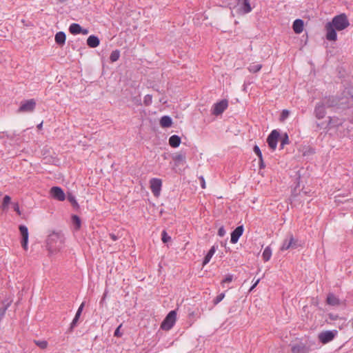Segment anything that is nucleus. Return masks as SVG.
Here are the masks:
<instances>
[{
  "label": "nucleus",
  "instance_id": "obj_45",
  "mask_svg": "<svg viewBox=\"0 0 353 353\" xmlns=\"http://www.w3.org/2000/svg\"><path fill=\"white\" fill-rule=\"evenodd\" d=\"M199 180H200V183H201V186L203 189L205 188V179L203 178V176H201L199 177Z\"/></svg>",
  "mask_w": 353,
  "mask_h": 353
},
{
  "label": "nucleus",
  "instance_id": "obj_55",
  "mask_svg": "<svg viewBox=\"0 0 353 353\" xmlns=\"http://www.w3.org/2000/svg\"><path fill=\"white\" fill-rule=\"evenodd\" d=\"M351 123H353V120H352V121H351Z\"/></svg>",
  "mask_w": 353,
  "mask_h": 353
},
{
  "label": "nucleus",
  "instance_id": "obj_15",
  "mask_svg": "<svg viewBox=\"0 0 353 353\" xmlns=\"http://www.w3.org/2000/svg\"><path fill=\"white\" fill-rule=\"evenodd\" d=\"M326 106L323 102L318 103L314 108V114L318 119H321L325 117L326 111Z\"/></svg>",
  "mask_w": 353,
  "mask_h": 353
},
{
  "label": "nucleus",
  "instance_id": "obj_38",
  "mask_svg": "<svg viewBox=\"0 0 353 353\" xmlns=\"http://www.w3.org/2000/svg\"><path fill=\"white\" fill-rule=\"evenodd\" d=\"M152 97L150 94H147L144 97L143 103L145 105H149L152 103Z\"/></svg>",
  "mask_w": 353,
  "mask_h": 353
},
{
  "label": "nucleus",
  "instance_id": "obj_10",
  "mask_svg": "<svg viewBox=\"0 0 353 353\" xmlns=\"http://www.w3.org/2000/svg\"><path fill=\"white\" fill-rule=\"evenodd\" d=\"M52 197L57 201H63L65 199V194L63 190L58 186H54L50 189Z\"/></svg>",
  "mask_w": 353,
  "mask_h": 353
},
{
  "label": "nucleus",
  "instance_id": "obj_49",
  "mask_svg": "<svg viewBox=\"0 0 353 353\" xmlns=\"http://www.w3.org/2000/svg\"><path fill=\"white\" fill-rule=\"evenodd\" d=\"M89 33V31L88 29H83L81 28V33L80 34H84V35H86Z\"/></svg>",
  "mask_w": 353,
  "mask_h": 353
},
{
  "label": "nucleus",
  "instance_id": "obj_8",
  "mask_svg": "<svg viewBox=\"0 0 353 353\" xmlns=\"http://www.w3.org/2000/svg\"><path fill=\"white\" fill-rule=\"evenodd\" d=\"M150 189L155 196H159L162 186V181L160 179L153 178L150 181Z\"/></svg>",
  "mask_w": 353,
  "mask_h": 353
},
{
  "label": "nucleus",
  "instance_id": "obj_42",
  "mask_svg": "<svg viewBox=\"0 0 353 353\" xmlns=\"http://www.w3.org/2000/svg\"><path fill=\"white\" fill-rule=\"evenodd\" d=\"M122 327V324L119 325L117 328L115 330L114 336L117 337H121L122 336V333L120 332V329Z\"/></svg>",
  "mask_w": 353,
  "mask_h": 353
},
{
  "label": "nucleus",
  "instance_id": "obj_18",
  "mask_svg": "<svg viewBox=\"0 0 353 353\" xmlns=\"http://www.w3.org/2000/svg\"><path fill=\"white\" fill-rule=\"evenodd\" d=\"M304 23L302 19H297L293 22L292 28L296 34H300L303 30Z\"/></svg>",
  "mask_w": 353,
  "mask_h": 353
},
{
  "label": "nucleus",
  "instance_id": "obj_32",
  "mask_svg": "<svg viewBox=\"0 0 353 353\" xmlns=\"http://www.w3.org/2000/svg\"><path fill=\"white\" fill-rule=\"evenodd\" d=\"M67 199L74 208H79V204L76 201L75 196L72 193L68 194Z\"/></svg>",
  "mask_w": 353,
  "mask_h": 353
},
{
  "label": "nucleus",
  "instance_id": "obj_25",
  "mask_svg": "<svg viewBox=\"0 0 353 353\" xmlns=\"http://www.w3.org/2000/svg\"><path fill=\"white\" fill-rule=\"evenodd\" d=\"M172 123V119L169 116H163L160 119V125L163 128H169Z\"/></svg>",
  "mask_w": 353,
  "mask_h": 353
},
{
  "label": "nucleus",
  "instance_id": "obj_53",
  "mask_svg": "<svg viewBox=\"0 0 353 353\" xmlns=\"http://www.w3.org/2000/svg\"><path fill=\"white\" fill-rule=\"evenodd\" d=\"M42 125H43V123L41 122V123H39L38 125H37V128L39 130H41L42 128Z\"/></svg>",
  "mask_w": 353,
  "mask_h": 353
},
{
  "label": "nucleus",
  "instance_id": "obj_30",
  "mask_svg": "<svg viewBox=\"0 0 353 353\" xmlns=\"http://www.w3.org/2000/svg\"><path fill=\"white\" fill-rule=\"evenodd\" d=\"M120 57V51L119 50H113L110 56V60L111 62H115L119 60Z\"/></svg>",
  "mask_w": 353,
  "mask_h": 353
},
{
  "label": "nucleus",
  "instance_id": "obj_13",
  "mask_svg": "<svg viewBox=\"0 0 353 353\" xmlns=\"http://www.w3.org/2000/svg\"><path fill=\"white\" fill-rule=\"evenodd\" d=\"M237 7L241 12V14H248L252 10L251 6L248 0H236Z\"/></svg>",
  "mask_w": 353,
  "mask_h": 353
},
{
  "label": "nucleus",
  "instance_id": "obj_19",
  "mask_svg": "<svg viewBox=\"0 0 353 353\" xmlns=\"http://www.w3.org/2000/svg\"><path fill=\"white\" fill-rule=\"evenodd\" d=\"M185 154L183 153H178L172 156V159L176 166H179L180 164H184L185 163Z\"/></svg>",
  "mask_w": 353,
  "mask_h": 353
},
{
  "label": "nucleus",
  "instance_id": "obj_21",
  "mask_svg": "<svg viewBox=\"0 0 353 353\" xmlns=\"http://www.w3.org/2000/svg\"><path fill=\"white\" fill-rule=\"evenodd\" d=\"M55 42L60 46H63L65 43L66 35L63 32H59L55 34Z\"/></svg>",
  "mask_w": 353,
  "mask_h": 353
},
{
  "label": "nucleus",
  "instance_id": "obj_41",
  "mask_svg": "<svg viewBox=\"0 0 353 353\" xmlns=\"http://www.w3.org/2000/svg\"><path fill=\"white\" fill-rule=\"evenodd\" d=\"M10 201L11 198L9 196L6 195L3 199V207L5 208L6 206H7L10 203Z\"/></svg>",
  "mask_w": 353,
  "mask_h": 353
},
{
  "label": "nucleus",
  "instance_id": "obj_3",
  "mask_svg": "<svg viewBox=\"0 0 353 353\" xmlns=\"http://www.w3.org/2000/svg\"><path fill=\"white\" fill-rule=\"evenodd\" d=\"M176 319V312L175 310L170 311L165 316L161 325V328L163 330H170L174 325Z\"/></svg>",
  "mask_w": 353,
  "mask_h": 353
},
{
  "label": "nucleus",
  "instance_id": "obj_51",
  "mask_svg": "<svg viewBox=\"0 0 353 353\" xmlns=\"http://www.w3.org/2000/svg\"><path fill=\"white\" fill-rule=\"evenodd\" d=\"M110 237L113 240L116 241L117 239V236L114 234H110Z\"/></svg>",
  "mask_w": 353,
  "mask_h": 353
},
{
  "label": "nucleus",
  "instance_id": "obj_14",
  "mask_svg": "<svg viewBox=\"0 0 353 353\" xmlns=\"http://www.w3.org/2000/svg\"><path fill=\"white\" fill-rule=\"evenodd\" d=\"M292 353H309L311 351L310 346L303 343H296L292 347Z\"/></svg>",
  "mask_w": 353,
  "mask_h": 353
},
{
  "label": "nucleus",
  "instance_id": "obj_20",
  "mask_svg": "<svg viewBox=\"0 0 353 353\" xmlns=\"http://www.w3.org/2000/svg\"><path fill=\"white\" fill-rule=\"evenodd\" d=\"M99 43H100L99 39L97 36L90 35V37H88V38L87 39V45L90 48H96L99 45Z\"/></svg>",
  "mask_w": 353,
  "mask_h": 353
},
{
  "label": "nucleus",
  "instance_id": "obj_40",
  "mask_svg": "<svg viewBox=\"0 0 353 353\" xmlns=\"http://www.w3.org/2000/svg\"><path fill=\"white\" fill-rule=\"evenodd\" d=\"M233 280V276L232 274H228L225 276V278L222 280L221 285H223L226 283H230Z\"/></svg>",
  "mask_w": 353,
  "mask_h": 353
},
{
  "label": "nucleus",
  "instance_id": "obj_28",
  "mask_svg": "<svg viewBox=\"0 0 353 353\" xmlns=\"http://www.w3.org/2000/svg\"><path fill=\"white\" fill-rule=\"evenodd\" d=\"M11 304V301L8 302L7 303H5L4 302L2 303V305L0 307V321L3 319L6 310L10 307Z\"/></svg>",
  "mask_w": 353,
  "mask_h": 353
},
{
  "label": "nucleus",
  "instance_id": "obj_9",
  "mask_svg": "<svg viewBox=\"0 0 353 353\" xmlns=\"http://www.w3.org/2000/svg\"><path fill=\"white\" fill-rule=\"evenodd\" d=\"M336 332H337L336 330L322 332L319 334V339L322 343L325 344L334 339Z\"/></svg>",
  "mask_w": 353,
  "mask_h": 353
},
{
  "label": "nucleus",
  "instance_id": "obj_54",
  "mask_svg": "<svg viewBox=\"0 0 353 353\" xmlns=\"http://www.w3.org/2000/svg\"><path fill=\"white\" fill-rule=\"evenodd\" d=\"M105 296H106V293L105 292L104 294H103V296L101 301V303L105 300Z\"/></svg>",
  "mask_w": 353,
  "mask_h": 353
},
{
  "label": "nucleus",
  "instance_id": "obj_37",
  "mask_svg": "<svg viewBox=\"0 0 353 353\" xmlns=\"http://www.w3.org/2000/svg\"><path fill=\"white\" fill-rule=\"evenodd\" d=\"M34 342L41 349H45L48 346V343L46 341H35Z\"/></svg>",
  "mask_w": 353,
  "mask_h": 353
},
{
  "label": "nucleus",
  "instance_id": "obj_27",
  "mask_svg": "<svg viewBox=\"0 0 353 353\" xmlns=\"http://www.w3.org/2000/svg\"><path fill=\"white\" fill-rule=\"evenodd\" d=\"M271 256H272V250L269 246H268L265 248V250H263V254H262L263 261L265 262L268 261L270 259Z\"/></svg>",
  "mask_w": 353,
  "mask_h": 353
},
{
  "label": "nucleus",
  "instance_id": "obj_22",
  "mask_svg": "<svg viewBox=\"0 0 353 353\" xmlns=\"http://www.w3.org/2000/svg\"><path fill=\"white\" fill-rule=\"evenodd\" d=\"M322 102L327 108L334 107V106L337 105V104H338V100L334 97H330L328 98H325Z\"/></svg>",
  "mask_w": 353,
  "mask_h": 353
},
{
  "label": "nucleus",
  "instance_id": "obj_44",
  "mask_svg": "<svg viewBox=\"0 0 353 353\" xmlns=\"http://www.w3.org/2000/svg\"><path fill=\"white\" fill-rule=\"evenodd\" d=\"M225 234V230L223 226H221L218 230V235L219 236H223Z\"/></svg>",
  "mask_w": 353,
  "mask_h": 353
},
{
  "label": "nucleus",
  "instance_id": "obj_4",
  "mask_svg": "<svg viewBox=\"0 0 353 353\" xmlns=\"http://www.w3.org/2000/svg\"><path fill=\"white\" fill-rule=\"evenodd\" d=\"M299 246V241L294 239L293 235L289 233L286 239L283 241V245L281 247V250L284 251L289 249H296Z\"/></svg>",
  "mask_w": 353,
  "mask_h": 353
},
{
  "label": "nucleus",
  "instance_id": "obj_33",
  "mask_svg": "<svg viewBox=\"0 0 353 353\" xmlns=\"http://www.w3.org/2000/svg\"><path fill=\"white\" fill-rule=\"evenodd\" d=\"M289 143L288 135L285 133L281 138V148H283L284 145Z\"/></svg>",
  "mask_w": 353,
  "mask_h": 353
},
{
  "label": "nucleus",
  "instance_id": "obj_56",
  "mask_svg": "<svg viewBox=\"0 0 353 353\" xmlns=\"http://www.w3.org/2000/svg\"><path fill=\"white\" fill-rule=\"evenodd\" d=\"M352 327H353V322H352Z\"/></svg>",
  "mask_w": 353,
  "mask_h": 353
},
{
  "label": "nucleus",
  "instance_id": "obj_17",
  "mask_svg": "<svg viewBox=\"0 0 353 353\" xmlns=\"http://www.w3.org/2000/svg\"><path fill=\"white\" fill-rule=\"evenodd\" d=\"M327 304L332 306H337L341 304L340 300L333 293H329L326 299Z\"/></svg>",
  "mask_w": 353,
  "mask_h": 353
},
{
  "label": "nucleus",
  "instance_id": "obj_36",
  "mask_svg": "<svg viewBox=\"0 0 353 353\" xmlns=\"http://www.w3.org/2000/svg\"><path fill=\"white\" fill-rule=\"evenodd\" d=\"M225 297V293H221L220 294H219L214 300H213V303L214 305H217L219 303H220L223 299V298Z\"/></svg>",
  "mask_w": 353,
  "mask_h": 353
},
{
  "label": "nucleus",
  "instance_id": "obj_26",
  "mask_svg": "<svg viewBox=\"0 0 353 353\" xmlns=\"http://www.w3.org/2000/svg\"><path fill=\"white\" fill-rule=\"evenodd\" d=\"M69 31L72 34H80L81 31V26L79 23H72L69 27Z\"/></svg>",
  "mask_w": 353,
  "mask_h": 353
},
{
  "label": "nucleus",
  "instance_id": "obj_46",
  "mask_svg": "<svg viewBox=\"0 0 353 353\" xmlns=\"http://www.w3.org/2000/svg\"><path fill=\"white\" fill-rule=\"evenodd\" d=\"M259 159V168L263 169L265 167L264 161H263V157H261V159Z\"/></svg>",
  "mask_w": 353,
  "mask_h": 353
},
{
  "label": "nucleus",
  "instance_id": "obj_16",
  "mask_svg": "<svg viewBox=\"0 0 353 353\" xmlns=\"http://www.w3.org/2000/svg\"><path fill=\"white\" fill-rule=\"evenodd\" d=\"M243 225L236 227L231 233L230 242L233 244L236 243L240 236L243 234Z\"/></svg>",
  "mask_w": 353,
  "mask_h": 353
},
{
  "label": "nucleus",
  "instance_id": "obj_43",
  "mask_svg": "<svg viewBox=\"0 0 353 353\" xmlns=\"http://www.w3.org/2000/svg\"><path fill=\"white\" fill-rule=\"evenodd\" d=\"M78 321H79V319H77V318L73 319V320L70 324V331H72L77 326Z\"/></svg>",
  "mask_w": 353,
  "mask_h": 353
},
{
  "label": "nucleus",
  "instance_id": "obj_5",
  "mask_svg": "<svg viewBox=\"0 0 353 353\" xmlns=\"http://www.w3.org/2000/svg\"><path fill=\"white\" fill-rule=\"evenodd\" d=\"M36 108V101L34 99L22 101L18 109V112L30 113L32 112Z\"/></svg>",
  "mask_w": 353,
  "mask_h": 353
},
{
  "label": "nucleus",
  "instance_id": "obj_7",
  "mask_svg": "<svg viewBox=\"0 0 353 353\" xmlns=\"http://www.w3.org/2000/svg\"><path fill=\"white\" fill-rule=\"evenodd\" d=\"M279 136V132L276 130H274L267 138V143L272 150H274L276 148Z\"/></svg>",
  "mask_w": 353,
  "mask_h": 353
},
{
  "label": "nucleus",
  "instance_id": "obj_48",
  "mask_svg": "<svg viewBox=\"0 0 353 353\" xmlns=\"http://www.w3.org/2000/svg\"><path fill=\"white\" fill-rule=\"evenodd\" d=\"M14 210L16 211L19 214H21V212L19 211V207L17 203L14 204Z\"/></svg>",
  "mask_w": 353,
  "mask_h": 353
},
{
  "label": "nucleus",
  "instance_id": "obj_2",
  "mask_svg": "<svg viewBox=\"0 0 353 353\" xmlns=\"http://www.w3.org/2000/svg\"><path fill=\"white\" fill-rule=\"evenodd\" d=\"M338 31L343 30L347 28L350 25L348 19L345 14H341L335 16L332 21L329 22Z\"/></svg>",
  "mask_w": 353,
  "mask_h": 353
},
{
  "label": "nucleus",
  "instance_id": "obj_34",
  "mask_svg": "<svg viewBox=\"0 0 353 353\" xmlns=\"http://www.w3.org/2000/svg\"><path fill=\"white\" fill-rule=\"evenodd\" d=\"M161 240L164 243H166L171 240V237L168 234L165 230H163L161 233Z\"/></svg>",
  "mask_w": 353,
  "mask_h": 353
},
{
  "label": "nucleus",
  "instance_id": "obj_39",
  "mask_svg": "<svg viewBox=\"0 0 353 353\" xmlns=\"http://www.w3.org/2000/svg\"><path fill=\"white\" fill-rule=\"evenodd\" d=\"M253 150L254 153L256 154V156L259 157V159H261V157H263L261 151L258 145H254L253 148Z\"/></svg>",
  "mask_w": 353,
  "mask_h": 353
},
{
  "label": "nucleus",
  "instance_id": "obj_12",
  "mask_svg": "<svg viewBox=\"0 0 353 353\" xmlns=\"http://www.w3.org/2000/svg\"><path fill=\"white\" fill-rule=\"evenodd\" d=\"M326 30V39L328 41H336L337 39L336 29L329 22L325 26Z\"/></svg>",
  "mask_w": 353,
  "mask_h": 353
},
{
  "label": "nucleus",
  "instance_id": "obj_23",
  "mask_svg": "<svg viewBox=\"0 0 353 353\" xmlns=\"http://www.w3.org/2000/svg\"><path fill=\"white\" fill-rule=\"evenodd\" d=\"M181 143V138L178 135H172L169 139V144L172 148H177Z\"/></svg>",
  "mask_w": 353,
  "mask_h": 353
},
{
  "label": "nucleus",
  "instance_id": "obj_24",
  "mask_svg": "<svg viewBox=\"0 0 353 353\" xmlns=\"http://www.w3.org/2000/svg\"><path fill=\"white\" fill-rule=\"evenodd\" d=\"M215 251H216V248L214 245H213L210 249V250L208 251L207 254L205 256L203 261V266L205 265L206 264H208L210 262L211 258L214 254Z\"/></svg>",
  "mask_w": 353,
  "mask_h": 353
},
{
  "label": "nucleus",
  "instance_id": "obj_52",
  "mask_svg": "<svg viewBox=\"0 0 353 353\" xmlns=\"http://www.w3.org/2000/svg\"><path fill=\"white\" fill-rule=\"evenodd\" d=\"M81 312H77L76 314H75V316L74 318H77V319H79V317L81 316Z\"/></svg>",
  "mask_w": 353,
  "mask_h": 353
},
{
  "label": "nucleus",
  "instance_id": "obj_11",
  "mask_svg": "<svg viewBox=\"0 0 353 353\" xmlns=\"http://www.w3.org/2000/svg\"><path fill=\"white\" fill-rule=\"evenodd\" d=\"M19 231L21 235V246L25 250H28V230L26 225H19Z\"/></svg>",
  "mask_w": 353,
  "mask_h": 353
},
{
  "label": "nucleus",
  "instance_id": "obj_35",
  "mask_svg": "<svg viewBox=\"0 0 353 353\" xmlns=\"http://www.w3.org/2000/svg\"><path fill=\"white\" fill-rule=\"evenodd\" d=\"M290 115V111L288 110H283L280 115V121H285Z\"/></svg>",
  "mask_w": 353,
  "mask_h": 353
},
{
  "label": "nucleus",
  "instance_id": "obj_47",
  "mask_svg": "<svg viewBox=\"0 0 353 353\" xmlns=\"http://www.w3.org/2000/svg\"><path fill=\"white\" fill-rule=\"evenodd\" d=\"M84 306H85V302H83V303L80 305V306L79 307V308H78V310H77V312H81H81H82V311H83V310Z\"/></svg>",
  "mask_w": 353,
  "mask_h": 353
},
{
  "label": "nucleus",
  "instance_id": "obj_31",
  "mask_svg": "<svg viewBox=\"0 0 353 353\" xmlns=\"http://www.w3.org/2000/svg\"><path fill=\"white\" fill-rule=\"evenodd\" d=\"M261 68L262 65L261 64L252 63L249 65L248 69L250 72L256 73L259 72L261 69Z\"/></svg>",
  "mask_w": 353,
  "mask_h": 353
},
{
  "label": "nucleus",
  "instance_id": "obj_1",
  "mask_svg": "<svg viewBox=\"0 0 353 353\" xmlns=\"http://www.w3.org/2000/svg\"><path fill=\"white\" fill-rule=\"evenodd\" d=\"M46 243L48 250L50 252L53 253L59 250L62 248L63 237L60 233L52 232L48 235Z\"/></svg>",
  "mask_w": 353,
  "mask_h": 353
},
{
  "label": "nucleus",
  "instance_id": "obj_29",
  "mask_svg": "<svg viewBox=\"0 0 353 353\" xmlns=\"http://www.w3.org/2000/svg\"><path fill=\"white\" fill-rule=\"evenodd\" d=\"M72 222L76 230H78L81 228V221L79 216L72 215Z\"/></svg>",
  "mask_w": 353,
  "mask_h": 353
},
{
  "label": "nucleus",
  "instance_id": "obj_50",
  "mask_svg": "<svg viewBox=\"0 0 353 353\" xmlns=\"http://www.w3.org/2000/svg\"><path fill=\"white\" fill-rule=\"evenodd\" d=\"M259 281H260V279H257V280L256 281V282H254V283L253 284V285L251 287L250 290H253V289H254V288L258 285V283H259Z\"/></svg>",
  "mask_w": 353,
  "mask_h": 353
},
{
  "label": "nucleus",
  "instance_id": "obj_6",
  "mask_svg": "<svg viewBox=\"0 0 353 353\" xmlns=\"http://www.w3.org/2000/svg\"><path fill=\"white\" fill-rule=\"evenodd\" d=\"M228 101L226 99H223L219 102H217L214 104L212 114L215 116H219L221 114L228 108Z\"/></svg>",
  "mask_w": 353,
  "mask_h": 353
}]
</instances>
